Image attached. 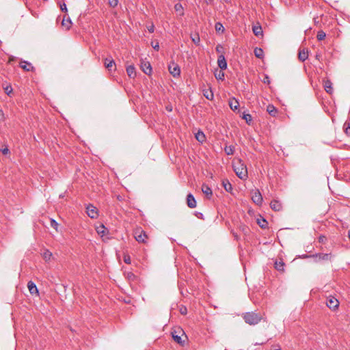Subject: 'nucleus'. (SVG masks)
<instances>
[{"label": "nucleus", "instance_id": "f257e3e1", "mask_svg": "<svg viewBox=\"0 0 350 350\" xmlns=\"http://www.w3.org/2000/svg\"><path fill=\"white\" fill-rule=\"evenodd\" d=\"M262 317L260 313L254 312H248L243 314V319L245 322L250 325L258 324L262 319Z\"/></svg>", "mask_w": 350, "mask_h": 350}, {"label": "nucleus", "instance_id": "f03ea898", "mask_svg": "<svg viewBox=\"0 0 350 350\" xmlns=\"http://www.w3.org/2000/svg\"><path fill=\"white\" fill-rule=\"evenodd\" d=\"M233 167L234 172L239 178L244 180L247 177V170L246 165L241 161V160H238L234 163Z\"/></svg>", "mask_w": 350, "mask_h": 350}, {"label": "nucleus", "instance_id": "7ed1b4c3", "mask_svg": "<svg viewBox=\"0 0 350 350\" xmlns=\"http://www.w3.org/2000/svg\"><path fill=\"white\" fill-rule=\"evenodd\" d=\"M135 239L139 243H146V239H148V236L146 232L142 229H137L135 231Z\"/></svg>", "mask_w": 350, "mask_h": 350}, {"label": "nucleus", "instance_id": "20e7f679", "mask_svg": "<svg viewBox=\"0 0 350 350\" xmlns=\"http://www.w3.org/2000/svg\"><path fill=\"white\" fill-rule=\"evenodd\" d=\"M86 213L92 219H96L98 216V209L93 204H89L86 206Z\"/></svg>", "mask_w": 350, "mask_h": 350}, {"label": "nucleus", "instance_id": "39448f33", "mask_svg": "<svg viewBox=\"0 0 350 350\" xmlns=\"http://www.w3.org/2000/svg\"><path fill=\"white\" fill-rule=\"evenodd\" d=\"M168 70L170 73L173 75V77H178L180 73V69L178 64H175L174 62H172L168 66Z\"/></svg>", "mask_w": 350, "mask_h": 350}, {"label": "nucleus", "instance_id": "423d86ee", "mask_svg": "<svg viewBox=\"0 0 350 350\" xmlns=\"http://www.w3.org/2000/svg\"><path fill=\"white\" fill-rule=\"evenodd\" d=\"M326 305L329 308L335 310L338 308L339 301L334 297L330 296L327 299Z\"/></svg>", "mask_w": 350, "mask_h": 350}, {"label": "nucleus", "instance_id": "0eeeda50", "mask_svg": "<svg viewBox=\"0 0 350 350\" xmlns=\"http://www.w3.org/2000/svg\"><path fill=\"white\" fill-rule=\"evenodd\" d=\"M179 334H181L182 336H184L185 334L183 330H179L178 333L177 331H174L172 332V336L174 339V340L177 342L178 344L180 345L181 346H183L185 344V340H182L181 336L179 335Z\"/></svg>", "mask_w": 350, "mask_h": 350}, {"label": "nucleus", "instance_id": "6e6552de", "mask_svg": "<svg viewBox=\"0 0 350 350\" xmlns=\"http://www.w3.org/2000/svg\"><path fill=\"white\" fill-rule=\"evenodd\" d=\"M141 69L145 74L148 75H150L152 72V67L150 63L148 61H141Z\"/></svg>", "mask_w": 350, "mask_h": 350}, {"label": "nucleus", "instance_id": "1a4fd4ad", "mask_svg": "<svg viewBox=\"0 0 350 350\" xmlns=\"http://www.w3.org/2000/svg\"><path fill=\"white\" fill-rule=\"evenodd\" d=\"M252 200L257 205H260L262 202V197L258 191H256L253 193Z\"/></svg>", "mask_w": 350, "mask_h": 350}, {"label": "nucleus", "instance_id": "9d476101", "mask_svg": "<svg viewBox=\"0 0 350 350\" xmlns=\"http://www.w3.org/2000/svg\"><path fill=\"white\" fill-rule=\"evenodd\" d=\"M187 204L191 208L196 207V200L191 193H189L187 196Z\"/></svg>", "mask_w": 350, "mask_h": 350}, {"label": "nucleus", "instance_id": "9b49d317", "mask_svg": "<svg viewBox=\"0 0 350 350\" xmlns=\"http://www.w3.org/2000/svg\"><path fill=\"white\" fill-rule=\"evenodd\" d=\"M228 105L230 108L234 111L237 110L239 107V103L234 97L229 99Z\"/></svg>", "mask_w": 350, "mask_h": 350}, {"label": "nucleus", "instance_id": "f8f14e48", "mask_svg": "<svg viewBox=\"0 0 350 350\" xmlns=\"http://www.w3.org/2000/svg\"><path fill=\"white\" fill-rule=\"evenodd\" d=\"M217 64H218V66L221 70H226L227 68V62L225 59V57L223 55H220L218 57Z\"/></svg>", "mask_w": 350, "mask_h": 350}, {"label": "nucleus", "instance_id": "ddd939ff", "mask_svg": "<svg viewBox=\"0 0 350 350\" xmlns=\"http://www.w3.org/2000/svg\"><path fill=\"white\" fill-rule=\"evenodd\" d=\"M105 66L109 71L112 70L113 69H115L116 64L114 60L112 58H106L105 59Z\"/></svg>", "mask_w": 350, "mask_h": 350}, {"label": "nucleus", "instance_id": "4468645a", "mask_svg": "<svg viewBox=\"0 0 350 350\" xmlns=\"http://www.w3.org/2000/svg\"><path fill=\"white\" fill-rule=\"evenodd\" d=\"M27 288L29 289V293L31 295H33V294L38 295V290L37 288V286L34 284V282H33L32 281L28 282V283H27Z\"/></svg>", "mask_w": 350, "mask_h": 350}, {"label": "nucleus", "instance_id": "2eb2a0df", "mask_svg": "<svg viewBox=\"0 0 350 350\" xmlns=\"http://www.w3.org/2000/svg\"><path fill=\"white\" fill-rule=\"evenodd\" d=\"M20 66L23 70L26 71H30L33 70V67L32 66L31 64L27 61L21 62Z\"/></svg>", "mask_w": 350, "mask_h": 350}, {"label": "nucleus", "instance_id": "dca6fc26", "mask_svg": "<svg viewBox=\"0 0 350 350\" xmlns=\"http://www.w3.org/2000/svg\"><path fill=\"white\" fill-rule=\"evenodd\" d=\"M313 257H316L319 258V260H327L331 259V254H317L316 255H313Z\"/></svg>", "mask_w": 350, "mask_h": 350}, {"label": "nucleus", "instance_id": "f3484780", "mask_svg": "<svg viewBox=\"0 0 350 350\" xmlns=\"http://www.w3.org/2000/svg\"><path fill=\"white\" fill-rule=\"evenodd\" d=\"M308 51L305 50L304 49L302 50H300L298 54V58L301 62H304L306 59H308Z\"/></svg>", "mask_w": 350, "mask_h": 350}, {"label": "nucleus", "instance_id": "a211bd4d", "mask_svg": "<svg viewBox=\"0 0 350 350\" xmlns=\"http://www.w3.org/2000/svg\"><path fill=\"white\" fill-rule=\"evenodd\" d=\"M271 208L275 211H279L282 209V204L277 200H273L270 203Z\"/></svg>", "mask_w": 350, "mask_h": 350}, {"label": "nucleus", "instance_id": "6ab92c4d", "mask_svg": "<svg viewBox=\"0 0 350 350\" xmlns=\"http://www.w3.org/2000/svg\"><path fill=\"white\" fill-rule=\"evenodd\" d=\"M202 191L206 196L208 197H211L213 194L212 189L206 184H203L202 185Z\"/></svg>", "mask_w": 350, "mask_h": 350}, {"label": "nucleus", "instance_id": "aec40b11", "mask_svg": "<svg viewBox=\"0 0 350 350\" xmlns=\"http://www.w3.org/2000/svg\"><path fill=\"white\" fill-rule=\"evenodd\" d=\"M126 72H127L128 75L129 76V77L134 78L136 75L135 68L134 66H132V65L129 66L126 68Z\"/></svg>", "mask_w": 350, "mask_h": 350}, {"label": "nucleus", "instance_id": "412c9836", "mask_svg": "<svg viewBox=\"0 0 350 350\" xmlns=\"http://www.w3.org/2000/svg\"><path fill=\"white\" fill-rule=\"evenodd\" d=\"M203 94L205 96V98L209 100H212L214 98L213 92L211 90V89L204 90Z\"/></svg>", "mask_w": 350, "mask_h": 350}, {"label": "nucleus", "instance_id": "4be33fe9", "mask_svg": "<svg viewBox=\"0 0 350 350\" xmlns=\"http://www.w3.org/2000/svg\"><path fill=\"white\" fill-rule=\"evenodd\" d=\"M222 185L224 187L225 190L228 192L231 191L232 189L231 183L227 179L223 180Z\"/></svg>", "mask_w": 350, "mask_h": 350}, {"label": "nucleus", "instance_id": "5701e85b", "mask_svg": "<svg viewBox=\"0 0 350 350\" xmlns=\"http://www.w3.org/2000/svg\"><path fill=\"white\" fill-rule=\"evenodd\" d=\"M267 111L272 116H275L277 113V109L272 105L267 106Z\"/></svg>", "mask_w": 350, "mask_h": 350}, {"label": "nucleus", "instance_id": "b1692460", "mask_svg": "<svg viewBox=\"0 0 350 350\" xmlns=\"http://www.w3.org/2000/svg\"><path fill=\"white\" fill-rule=\"evenodd\" d=\"M252 30L254 34L256 36L262 35V30L261 26H254Z\"/></svg>", "mask_w": 350, "mask_h": 350}, {"label": "nucleus", "instance_id": "393cba45", "mask_svg": "<svg viewBox=\"0 0 350 350\" xmlns=\"http://www.w3.org/2000/svg\"><path fill=\"white\" fill-rule=\"evenodd\" d=\"M72 22L71 20L68 18L67 19L65 18V17L63 18L62 22V25L65 27L66 29H69L71 26Z\"/></svg>", "mask_w": 350, "mask_h": 350}, {"label": "nucleus", "instance_id": "a878e982", "mask_svg": "<svg viewBox=\"0 0 350 350\" xmlns=\"http://www.w3.org/2000/svg\"><path fill=\"white\" fill-rule=\"evenodd\" d=\"M242 118L244 119L246 122V123L249 125H250L252 122V117L250 114L243 113L242 116Z\"/></svg>", "mask_w": 350, "mask_h": 350}, {"label": "nucleus", "instance_id": "bb28decb", "mask_svg": "<svg viewBox=\"0 0 350 350\" xmlns=\"http://www.w3.org/2000/svg\"><path fill=\"white\" fill-rule=\"evenodd\" d=\"M224 151L227 155H232L234 152V146H226Z\"/></svg>", "mask_w": 350, "mask_h": 350}, {"label": "nucleus", "instance_id": "cd10ccee", "mask_svg": "<svg viewBox=\"0 0 350 350\" xmlns=\"http://www.w3.org/2000/svg\"><path fill=\"white\" fill-rule=\"evenodd\" d=\"M332 82L329 80H327L325 81V83H324V88H325V90L327 92V93H331L332 90Z\"/></svg>", "mask_w": 350, "mask_h": 350}, {"label": "nucleus", "instance_id": "c85d7f7f", "mask_svg": "<svg viewBox=\"0 0 350 350\" xmlns=\"http://www.w3.org/2000/svg\"><path fill=\"white\" fill-rule=\"evenodd\" d=\"M196 139L200 142H203L205 140V135L202 131H198L196 134Z\"/></svg>", "mask_w": 350, "mask_h": 350}, {"label": "nucleus", "instance_id": "c756f323", "mask_svg": "<svg viewBox=\"0 0 350 350\" xmlns=\"http://www.w3.org/2000/svg\"><path fill=\"white\" fill-rule=\"evenodd\" d=\"M254 55L258 58H262L263 57V51L260 48H256L254 49Z\"/></svg>", "mask_w": 350, "mask_h": 350}, {"label": "nucleus", "instance_id": "7c9ffc66", "mask_svg": "<svg viewBox=\"0 0 350 350\" xmlns=\"http://www.w3.org/2000/svg\"><path fill=\"white\" fill-rule=\"evenodd\" d=\"M343 129L345 130V133L348 135V136H350V121L349 122H345L344 125H343Z\"/></svg>", "mask_w": 350, "mask_h": 350}, {"label": "nucleus", "instance_id": "2f4dec72", "mask_svg": "<svg viewBox=\"0 0 350 350\" xmlns=\"http://www.w3.org/2000/svg\"><path fill=\"white\" fill-rule=\"evenodd\" d=\"M215 28L216 31H217V32L223 33L224 31V27L223 25L219 22H217L215 23Z\"/></svg>", "mask_w": 350, "mask_h": 350}, {"label": "nucleus", "instance_id": "473e14b6", "mask_svg": "<svg viewBox=\"0 0 350 350\" xmlns=\"http://www.w3.org/2000/svg\"><path fill=\"white\" fill-rule=\"evenodd\" d=\"M326 33L323 31L320 30L317 32V38L318 40L321 41L325 39Z\"/></svg>", "mask_w": 350, "mask_h": 350}, {"label": "nucleus", "instance_id": "72a5a7b5", "mask_svg": "<svg viewBox=\"0 0 350 350\" xmlns=\"http://www.w3.org/2000/svg\"><path fill=\"white\" fill-rule=\"evenodd\" d=\"M50 226L51 228H54L56 232H58L59 224L54 219H50Z\"/></svg>", "mask_w": 350, "mask_h": 350}, {"label": "nucleus", "instance_id": "f704fd0d", "mask_svg": "<svg viewBox=\"0 0 350 350\" xmlns=\"http://www.w3.org/2000/svg\"><path fill=\"white\" fill-rule=\"evenodd\" d=\"M284 266V263L282 261L275 262V268L278 271H283Z\"/></svg>", "mask_w": 350, "mask_h": 350}, {"label": "nucleus", "instance_id": "c9c22d12", "mask_svg": "<svg viewBox=\"0 0 350 350\" xmlns=\"http://www.w3.org/2000/svg\"><path fill=\"white\" fill-rule=\"evenodd\" d=\"M174 9L176 12H180V15H183V8L180 3H176L174 5Z\"/></svg>", "mask_w": 350, "mask_h": 350}, {"label": "nucleus", "instance_id": "e433bc0d", "mask_svg": "<svg viewBox=\"0 0 350 350\" xmlns=\"http://www.w3.org/2000/svg\"><path fill=\"white\" fill-rule=\"evenodd\" d=\"M191 40L193 42L197 45L199 44L200 41V36L198 34H196L193 36H191Z\"/></svg>", "mask_w": 350, "mask_h": 350}, {"label": "nucleus", "instance_id": "4c0bfd02", "mask_svg": "<svg viewBox=\"0 0 350 350\" xmlns=\"http://www.w3.org/2000/svg\"><path fill=\"white\" fill-rule=\"evenodd\" d=\"M52 256V253L51 252H49V250H46L45 251L44 253H43V258L46 260H48L51 258Z\"/></svg>", "mask_w": 350, "mask_h": 350}, {"label": "nucleus", "instance_id": "58836bf2", "mask_svg": "<svg viewBox=\"0 0 350 350\" xmlns=\"http://www.w3.org/2000/svg\"><path fill=\"white\" fill-rule=\"evenodd\" d=\"M105 227L104 226V225H101L100 226L97 228V232L98 234L103 236L105 234Z\"/></svg>", "mask_w": 350, "mask_h": 350}, {"label": "nucleus", "instance_id": "ea45409f", "mask_svg": "<svg viewBox=\"0 0 350 350\" xmlns=\"http://www.w3.org/2000/svg\"><path fill=\"white\" fill-rule=\"evenodd\" d=\"M258 224L262 228H265L267 226V221L264 219L262 221L258 220Z\"/></svg>", "mask_w": 350, "mask_h": 350}, {"label": "nucleus", "instance_id": "a19ab883", "mask_svg": "<svg viewBox=\"0 0 350 350\" xmlns=\"http://www.w3.org/2000/svg\"><path fill=\"white\" fill-rule=\"evenodd\" d=\"M109 5L112 7V8H115L116 6L118 5V0H109Z\"/></svg>", "mask_w": 350, "mask_h": 350}, {"label": "nucleus", "instance_id": "79ce46f5", "mask_svg": "<svg viewBox=\"0 0 350 350\" xmlns=\"http://www.w3.org/2000/svg\"><path fill=\"white\" fill-rule=\"evenodd\" d=\"M124 261L126 264H131V260L130 256L128 254H124Z\"/></svg>", "mask_w": 350, "mask_h": 350}, {"label": "nucleus", "instance_id": "37998d69", "mask_svg": "<svg viewBox=\"0 0 350 350\" xmlns=\"http://www.w3.org/2000/svg\"><path fill=\"white\" fill-rule=\"evenodd\" d=\"M151 45L154 50H156V51L159 50V44L158 42H152Z\"/></svg>", "mask_w": 350, "mask_h": 350}, {"label": "nucleus", "instance_id": "c03bdc74", "mask_svg": "<svg viewBox=\"0 0 350 350\" xmlns=\"http://www.w3.org/2000/svg\"><path fill=\"white\" fill-rule=\"evenodd\" d=\"M4 90L8 95H10L12 92V88L10 85H8L4 88Z\"/></svg>", "mask_w": 350, "mask_h": 350}, {"label": "nucleus", "instance_id": "a18cd8bd", "mask_svg": "<svg viewBox=\"0 0 350 350\" xmlns=\"http://www.w3.org/2000/svg\"><path fill=\"white\" fill-rule=\"evenodd\" d=\"M215 77L218 79L223 80L224 77V73L223 72L220 71L219 73L218 74V75H216Z\"/></svg>", "mask_w": 350, "mask_h": 350}, {"label": "nucleus", "instance_id": "49530a36", "mask_svg": "<svg viewBox=\"0 0 350 350\" xmlns=\"http://www.w3.org/2000/svg\"><path fill=\"white\" fill-rule=\"evenodd\" d=\"M180 312L182 314H187V308L185 307H182L180 309Z\"/></svg>", "mask_w": 350, "mask_h": 350}, {"label": "nucleus", "instance_id": "de8ad7c7", "mask_svg": "<svg viewBox=\"0 0 350 350\" xmlns=\"http://www.w3.org/2000/svg\"><path fill=\"white\" fill-rule=\"evenodd\" d=\"M60 8H61L62 11L67 12V8H66V5L65 3H63L62 5H61Z\"/></svg>", "mask_w": 350, "mask_h": 350}, {"label": "nucleus", "instance_id": "09e8293b", "mask_svg": "<svg viewBox=\"0 0 350 350\" xmlns=\"http://www.w3.org/2000/svg\"><path fill=\"white\" fill-rule=\"evenodd\" d=\"M223 47L221 45H217L216 46V51L218 53H221Z\"/></svg>", "mask_w": 350, "mask_h": 350}, {"label": "nucleus", "instance_id": "8fccbe9b", "mask_svg": "<svg viewBox=\"0 0 350 350\" xmlns=\"http://www.w3.org/2000/svg\"><path fill=\"white\" fill-rule=\"evenodd\" d=\"M1 151L3 154H7L9 152V150L8 148H5L2 149Z\"/></svg>", "mask_w": 350, "mask_h": 350}, {"label": "nucleus", "instance_id": "3c124183", "mask_svg": "<svg viewBox=\"0 0 350 350\" xmlns=\"http://www.w3.org/2000/svg\"><path fill=\"white\" fill-rule=\"evenodd\" d=\"M196 215L200 219H203V214L202 213L198 212L196 213Z\"/></svg>", "mask_w": 350, "mask_h": 350}, {"label": "nucleus", "instance_id": "603ef678", "mask_svg": "<svg viewBox=\"0 0 350 350\" xmlns=\"http://www.w3.org/2000/svg\"><path fill=\"white\" fill-rule=\"evenodd\" d=\"M263 82L265 83H269V77L268 76H265L264 80H263Z\"/></svg>", "mask_w": 350, "mask_h": 350}, {"label": "nucleus", "instance_id": "864d4df0", "mask_svg": "<svg viewBox=\"0 0 350 350\" xmlns=\"http://www.w3.org/2000/svg\"><path fill=\"white\" fill-rule=\"evenodd\" d=\"M249 229L247 227L243 228V231L246 234L248 232Z\"/></svg>", "mask_w": 350, "mask_h": 350}, {"label": "nucleus", "instance_id": "5fc2aeb1", "mask_svg": "<svg viewBox=\"0 0 350 350\" xmlns=\"http://www.w3.org/2000/svg\"><path fill=\"white\" fill-rule=\"evenodd\" d=\"M348 238L350 240V230L348 231Z\"/></svg>", "mask_w": 350, "mask_h": 350}, {"label": "nucleus", "instance_id": "6e6d98bb", "mask_svg": "<svg viewBox=\"0 0 350 350\" xmlns=\"http://www.w3.org/2000/svg\"><path fill=\"white\" fill-rule=\"evenodd\" d=\"M149 31H150V32H152V31H153V27H152L149 29Z\"/></svg>", "mask_w": 350, "mask_h": 350}, {"label": "nucleus", "instance_id": "4d7b16f0", "mask_svg": "<svg viewBox=\"0 0 350 350\" xmlns=\"http://www.w3.org/2000/svg\"><path fill=\"white\" fill-rule=\"evenodd\" d=\"M274 350H281V349H274Z\"/></svg>", "mask_w": 350, "mask_h": 350}, {"label": "nucleus", "instance_id": "13d9d810", "mask_svg": "<svg viewBox=\"0 0 350 350\" xmlns=\"http://www.w3.org/2000/svg\"><path fill=\"white\" fill-rule=\"evenodd\" d=\"M225 350H227V349H225Z\"/></svg>", "mask_w": 350, "mask_h": 350}]
</instances>
